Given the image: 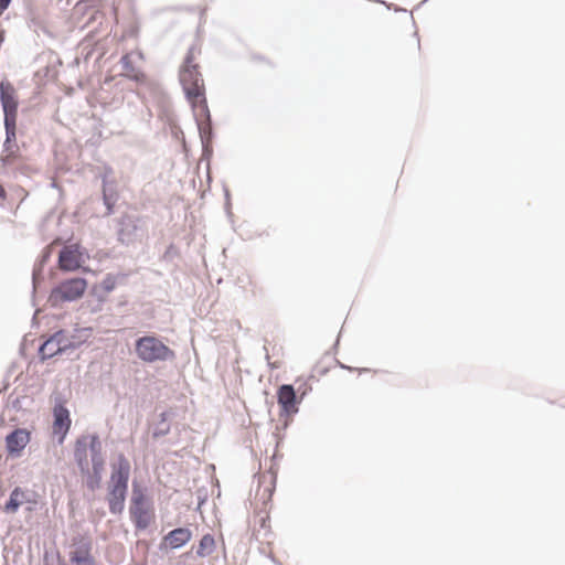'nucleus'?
<instances>
[{
  "label": "nucleus",
  "instance_id": "3",
  "mask_svg": "<svg viewBox=\"0 0 565 565\" xmlns=\"http://www.w3.org/2000/svg\"><path fill=\"white\" fill-rule=\"evenodd\" d=\"M129 513L131 521L140 530L147 529L154 520L152 505L147 500L142 489L137 486H134L132 489Z\"/></svg>",
  "mask_w": 565,
  "mask_h": 565
},
{
  "label": "nucleus",
  "instance_id": "12",
  "mask_svg": "<svg viewBox=\"0 0 565 565\" xmlns=\"http://www.w3.org/2000/svg\"><path fill=\"white\" fill-rule=\"evenodd\" d=\"M30 441V431L23 428L13 430L6 438V446L11 455H19Z\"/></svg>",
  "mask_w": 565,
  "mask_h": 565
},
{
  "label": "nucleus",
  "instance_id": "13",
  "mask_svg": "<svg viewBox=\"0 0 565 565\" xmlns=\"http://www.w3.org/2000/svg\"><path fill=\"white\" fill-rule=\"evenodd\" d=\"M53 416H54V423H53V430L55 434L61 435V441L67 434L70 427H71V417L68 409L62 405L57 404L55 405L53 409Z\"/></svg>",
  "mask_w": 565,
  "mask_h": 565
},
{
  "label": "nucleus",
  "instance_id": "5",
  "mask_svg": "<svg viewBox=\"0 0 565 565\" xmlns=\"http://www.w3.org/2000/svg\"><path fill=\"white\" fill-rule=\"evenodd\" d=\"M87 288L84 278H72L61 282L51 292L50 299L54 302L73 301L81 298Z\"/></svg>",
  "mask_w": 565,
  "mask_h": 565
},
{
  "label": "nucleus",
  "instance_id": "8",
  "mask_svg": "<svg viewBox=\"0 0 565 565\" xmlns=\"http://www.w3.org/2000/svg\"><path fill=\"white\" fill-rule=\"evenodd\" d=\"M70 563L71 565H97L92 555V544L88 540L79 539L74 542L70 552Z\"/></svg>",
  "mask_w": 565,
  "mask_h": 565
},
{
  "label": "nucleus",
  "instance_id": "16",
  "mask_svg": "<svg viewBox=\"0 0 565 565\" xmlns=\"http://www.w3.org/2000/svg\"><path fill=\"white\" fill-rule=\"evenodd\" d=\"M130 475V463L125 455L120 454L117 461L113 465L110 481L128 483Z\"/></svg>",
  "mask_w": 565,
  "mask_h": 565
},
{
  "label": "nucleus",
  "instance_id": "24",
  "mask_svg": "<svg viewBox=\"0 0 565 565\" xmlns=\"http://www.w3.org/2000/svg\"><path fill=\"white\" fill-rule=\"evenodd\" d=\"M129 60H130V56H129L128 54L124 55V56L121 57V63H122V65H127V64H128V62H129Z\"/></svg>",
  "mask_w": 565,
  "mask_h": 565
},
{
  "label": "nucleus",
  "instance_id": "21",
  "mask_svg": "<svg viewBox=\"0 0 565 565\" xmlns=\"http://www.w3.org/2000/svg\"><path fill=\"white\" fill-rule=\"evenodd\" d=\"M124 278V276L121 275H113V274H108L104 279L103 281L100 282V288L105 291V292H110L113 291L119 284H120V280Z\"/></svg>",
  "mask_w": 565,
  "mask_h": 565
},
{
  "label": "nucleus",
  "instance_id": "25",
  "mask_svg": "<svg viewBox=\"0 0 565 565\" xmlns=\"http://www.w3.org/2000/svg\"><path fill=\"white\" fill-rule=\"evenodd\" d=\"M270 365L274 369H278L280 366V362H274V363H270Z\"/></svg>",
  "mask_w": 565,
  "mask_h": 565
},
{
  "label": "nucleus",
  "instance_id": "19",
  "mask_svg": "<svg viewBox=\"0 0 565 565\" xmlns=\"http://www.w3.org/2000/svg\"><path fill=\"white\" fill-rule=\"evenodd\" d=\"M20 158V149L17 142H4L3 143V154L2 160L8 163H12Z\"/></svg>",
  "mask_w": 565,
  "mask_h": 565
},
{
  "label": "nucleus",
  "instance_id": "18",
  "mask_svg": "<svg viewBox=\"0 0 565 565\" xmlns=\"http://www.w3.org/2000/svg\"><path fill=\"white\" fill-rule=\"evenodd\" d=\"M215 548V540L211 534H205L202 536L199 543V547L196 554L200 557L209 556L213 553Z\"/></svg>",
  "mask_w": 565,
  "mask_h": 565
},
{
  "label": "nucleus",
  "instance_id": "17",
  "mask_svg": "<svg viewBox=\"0 0 565 565\" xmlns=\"http://www.w3.org/2000/svg\"><path fill=\"white\" fill-rule=\"evenodd\" d=\"M28 501L26 492L20 488H15L10 495L9 501L4 505V511L15 513L18 509Z\"/></svg>",
  "mask_w": 565,
  "mask_h": 565
},
{
  "label": "nucleus",
  "instance_id": "4",
  "mask_svg": "<svg viewBox=\"0 0 565 565\" xmlns=\"http://www.w3.org/2000/svg\"><path fill=\"white\" fill-rule=\"evenodd\" d=\"M88 447H89L92 456H93L92 461H93L94 473L99 476L100 471L103 470V467H104V460L99 456L97 437H92L89 444H88L86 437L78 439L76 441L75 450H74L75 459H76L82 472L88 473V471H89V465H88V460H87Z\"/></svg>",
  "mask_w": 565,
  "mask_h": 565
},
{
  "label": "nucleus",
  "instance_id": "9",
  "mask_svg": "<svg viewBox=\"0 0 565 565\" xmlns=\"http://www.w3.org/2000/svg\"><path fill=\"white\" fill-rule=\"evenodd\" d=\"M127 488L128 483L109 482L107 501L111 513L120 514L124 511Z\"/></svg>",
  "mask_w": 565,
  "mask_h": 565
},
{
  "label": "nucleus",
  "instance_id": "15",
  "mask_svg": "<svg viewBox=\"0 0 565 565\" xmlns=\"http://www.w3.org/2000/svg\"><path fill=\"white\" fill-rule=\"evenodd\" d=\"M192 539V533L189 529L178 527L169 532L163 537V544L174 550L185 545Z\"/></svg>",
  "mask_w": 565,
  "mask_h": 565
},
{
  "label": "nucleus",
  "instance_id": "22",
  "mask_svg": "<svg viewBox=\"0 0 565 565\" xmlns=\"http://www.w3.org/2000/svg\"><path fill=\"white\" fill-rule=\"evenodd\" d=\"M11 0H0V15L8 9Z\"/></svg>",
  "mask_w": 565,
  "mask_h": 565
},
{
  "label": "nucleus",
  "instance_id": "20",
  "mask_svg": "<svg viewBox=\"0 0 565 565\" xmlns=\"http://www.w3.org/2000/svg\"><path fill=\"white\" fill-rule=\"evenodd\" d=\"M17 120L18 118L4 119L6 140L4 142H17Z\"/></svg>",
  "mask_w": 565,
  "mask_h": 565
},
{
  "label": "nucleus",
  "instance_id": "10",
  "mask_svg": "<svg viewBox=\"0 0 565 565\" xmlns=\"http://www.w3.org/2000/svg\"><path fill=\"white\" fill-rule=\"evenodd\" d=\"M68 343L65 333L57 331L40 347L39 353L43 360L50 359L67 349Z\"/></svg>",
  "mask_w": 565,
  "mask_h": 565
},
{
  "label": "nucleus",
  "instance_id": "14",
  "mask_svg": "<svg viewBox=\"0 0 565 565\" xmlns=\"http://www.w3.org/2000/svg\"><path fill=\"white\" fill-rule=\"evenodd\" d=\"M276 486V476L273 472H265L259 476L256 498L264 504L271 500Z\"/></svg>",
  "mask_w": 565,
  "mask_h": 565
},
{
  "label": "nucleus",
  "instance_id": "1",
  "mask_svg": "<svg viewBox=\"0 0 565 565\" xmlns=\"http://www.w3.org/2000/svg\"><path fill=\"white\" fill-rule=\"evenodd\" d=\"M200 55L201 49L199 46L193 45L189 49L180 68L179 78L196 120L203 122L210 120V110L205 97L204 81L199 71L198 58Z\"/></svg>",
  "mask_w": 565,
  "mask_h": 565
},
{
  "label": "nucleus",
  "instance_id": "7",
  "mask_svg": "<svg viewBox=\"0 0 565 565\" xmlns=\"http://www.w3.org/2000/svg\"><path fill=\"white\" fill-rule=\"evenodd\" d=\"M0 102L4 119L18 118V94L14 86L9 81H2L0 83Z\"/></svg>",
  "mask_w": 565,
  "mask_h": 565
},
{
  "label": "nucleus",
  "instance_id": "11",
  "mask_svg": "<svg viewBox=\"0 0 565 565\" xmlns=\"http://www.w3.org/2000/svg\"><path fill=\"white\" fill-rule=\"evenodd\" d=\"M278 404L286 414H296L298 412V401L292 385L284 384L277 392Z\"/></svg>",
  "mask_w": 565,
  "mask_h": 565
},
{
  "label": "nucleus",
  "instance_id": "2",
  "mask_svg": "<svg viewBox=\"0 0 565 565\" xmlns=\"http://www.w3.org/2000/svg\"><path fill=\"white\" fill-rule=\"evenodd\" d=\"M135 351L137 356L146 363L168 361L175 356L173 350L153 335L139 338L136 341Z\"/></svg>",
  "mask_w": 565,
  "mask_h": 565
},
{
  "label": "nucleus",
  "instance_id": "23",
  "mask_svg": "<svg viewBox=\"0 0 565 565\" xmlns=\"http://www.w3.org/2000/svg\"><path fill=\"white\" fill-rule=\"evenodd\" d=\"M6 199H7V191L2 185H0V204H2Z\"/></svg>",
  "mask_w": 565,
  "mask_h": 565
},
{
  "label": "nucleus",
  "instance_id": "6",
  "mask_svg": "<svg viewBox=\"0 0 565 565\" xmlns=\"http://www.w3.org/2000/svg\"><path fill=\"white\" fill-rule=\"evenodd\" d=\"M58 268L63 271H75L84 263V250L79 244L65 245L58 254Z\"/></svg>",
  "mask_w": 565,
  "mask_h": 565
}]
</instances>
